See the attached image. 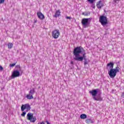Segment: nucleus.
Instances as JSON below:
<instances>
[{
    "mask_svg": "<svg viewBox=\"0 0 124 124\" xmlns=\"http://www.w3.org/2000/svg\"><path fill=\"white\" fill-rule=\"evenodd\" d=\"M60 30H55L52 32V36L55 39H57V38H59V36H60Z\"/></svg>",
    "mask_w": 124,
    "mask_h": 124,
    "instance_id": "obj_8",
    "label": "nucleus"
},
{
    "mask_svg": "<svg viewBox=\"0 0 124 124\" xmlns=\"http://www.w3.org/2000/svg\"><path fill=\"white\" fill-rule=\"evenodd\" d=\"M8 47L9 49H11L13 47V44L9 43L8 44Z\"/></svg>",
    "mask_w": 124,
    "mask_h": 124,
    "instance_id": "obj_17",
    "label": "nucleus"
},
{
    "mask_svg": "<svg viewBox=\"0 0 124 124\" xmlns=\"http://www.w3.org/2000/svg\"><path fill=\"white\" fill-rule=\"evenodd\" d=\"M61 15V12L60 11V10H58L56 11L55 15L53 16V17H55V18H57V17H59Z\"/></svg>",
    "mask_w": 124,
    "mask_h": 124,
    "instance_id": "obj_14",
    "label": "nucleus"
},
{
    "mask_svg": "<svg viewBox=\"0 0 124 124\" xmlns=\"http://www.w3.org/2000/svg\"><path fill=\"white\" fill-rule=\"evenodd\" d=\"M37 15L38 18L40 19V20H44V19H45L44 15H43L42 13H37Z\"/></svg>",
    "mask_w": 124,
    "mask_h": 124,
    "instance_id": "obj_9",
    "label": "nucleus"
},
{
    "mask_svg": "<svg viewBox=\"0 0 124 124\" xmlns=\"http://www.w3.org/2000/svg\"><path fill=\"white\" fill-rule=\"evenodd\" d=\"M113 67H114V63L113 62H110L107 64V69H113Z\"/></svg>",
    "mask_w": 124,
    "mask_h": 124,
    "instance_id": "obj_11",
    "label": "nucleus"
},
{
    "mask_svg": "<svg viewBox=\"0 0 124 124\" xmlns=\"http://www.w3.org/2000/svg\"><path fill=\"white\" fill-rule=\"evenodd\" d=\"M36 20H34V23H36Z\"/></svg>",
    "mask_w": 124,
    "mask_h": 124,
    "instance_id": "obj_27",
    "label": "nucleus"
},
{
    "mask_svg": "<svg viewBox=\"0 0 124 124\" xmlns=\"http://www.w3.org/2000/svg\"><path fill=\"white\" fill-rule=\"evenodd\" d=\"M16 65V63H13V64H10V66L11 67H13V66H15Z\"/></svg>",
    "mask_w": 124,
    "mask_h": 124,
    "instance_id": "obj_19",
    "label": "nucleus"
},
{
    "mask_svg": "<svg viewBox=\"0 0 124 124\" xmlns=\"http://www.w3.org/2000/svg\"><path fill=\"white\" fill-rule=\"evenodd\" d=\"M20 75V72L18 71H14L12 76L13 77H18Z\"/></svg>",
    "mask_w": 124,
    "mask_h": 124,
    "instance_id": "obj_12",
    "label": "nucleus"
},
{
    "mask_svg": "<svg viewBox=\"0 0 124 124\" xmlns=\"http://www.w3.org/2000/svg\"><path fill=\"white\" fill-rule=\"evenodd\" d=\"M96 5L98 8H101V7L103 6V3H102V1H99L97 3Z\"/></svg>",
    "mask_w": 124,
    "mask_h": 124,
    "instance_id": "obj_13",
    "label": "nucleus"
},
{
    "mask_svg": "<svg viewBox=\"0 0 124 124\" xmlns=\"http://www.w3.org/2000/svg\"><path fill=\"white\" fill-rule=\"evenodd\" d=\"M99 22L103 27H105L107 24H108V20L107 17L105 16H102L99 18Z\"/></svg>",
    "mask_w": 124,
    "mask_h": 124,
    "instance_id": "obj_5",
    "label": "nucleus"
},
{
    "mask_svg": "<svg viewBox=\"0 0 124 124\" xmlns=\"http://www.w3.org/2000/svg\"><path fill=\"white\" fill-rule=\"evenodd\" d=\"M120 0H113V1L116 3H119V1Z\"/></svg>",
    "mask_w": 124,
    "mask_h": 124,
    "instance_id": "obj_20",
    "label": "nucleus"
},
{
    "mask_svg": "<svg viewBox=\"0 0 124 124\" xmlns=\"http://www.w3.org/2000/svg\"><path fill=\"white\" fill-rule=\"evenodd\" d=\"M89 22V18H83L82 20L81 23L83 26H86L88 25V22Z\"/></svg>",
    "mask_w": 124,
    "mask_h": 124,
    "instance_id": "obj_10",
    "label": "nucleus"
},
{
    "mask_svg": "<svg viewBox=\"0 0 124 124\" xmlns=\"http://www.w3.org/2000/svg\"><path fill=\"white\" fill-rule=\"evenodd\" d=\"M71 64H73V61H71Z\"/></svg>",
    "mask_w": 124,
    "mask_h": 124,
    "instance_id": "obj_26",
    "label": "nucleus"
},
{
    "mask_svg": "<svg viewBox=\"0 0 124 124\" xmlns=\"http://www.w3.org/2000/svg\"><path fill=\"white\" fill-rule=\"evenodd\" d=\"M86 124H93V120H92V119H87L85 121Z\"/></svg>",
    "mask_w": 124,
    "mask_h": 124,
    "instance_id": "obj_15",
    "label": "nucleus"
},
{
    "mask_svg": "<svg viewBox=\"0 0 124 124\" xmlns=\"http://www.w3.org/2000/svg\"><path fill=\"white\" fill-rule=\"evenodd\" d=\"M80 118L82 119V120L87 119V115H86L85 114L80 115Z\"/></svg>",
    "mask_w": 124,
    "mask_h": 124,
    "instance_id": "obj_16",
    "label": "nucleus"
},
{
    "mask_svg": "<svg viewBox=\"0 0 124 124\" xmlns=\"http://www.w3.org/2000/svg\"><path fill=\"white\" fill-rule=\"evenodd\" d=\"M35 93V89L34 88H32L29 92V94H28L26 95V97L28 99H32L33 98V94H34Z\"/></svg>",
    "mask_w": 124,
    "mask_h": 124,
    "instance_id": "obj_7",
    "label": "nucleus"
},
{
    "mask_svg": "<svg viewBox=\"0 0 124 124\" xmlns=\"http://www.w3.org/2000/svg\"><path fill=\"white\" fill-rule=\"evenodd\" d=\"M92 7H93V8H95V6H94V5H93L92 6Z\"/></svg>",
    "mask_w": 124,
    "mask_h": 124,
    "instance_id": "obj_25",
    "label": "nucleus"
},
{
    "mask_svg": "<svg viewBox=\"0 0 124 124\" xmlns=\"http://www.w3.org/2000/svg\"><path fill=\"white\" fill-rule=\"evenodd\" d=\"M88 1H89V2L91 3H93V1H94V0H88Z\"/></svg>",
    "mask_w": 124,
    "mask_h": 124,
    "instance_id": "obj_21",
    "label": "nucleus"
},
{
    "mask_svg": "<svg viewBox=\"0 0 124 124\" xmlns=\"http://www.w3.org/2000/svg\"><path fill=\"white\" fill-rule=\"evenodd\" d=\"M3 2H4V0H0V4L3 3Z\"/></svg>",
    "mask_w": 124,
    "mask_h": 124,
    "instance_id": "obj_22",
    "label": "nucleus"
},
{
    "mask_svg": "<svg viewBox=\"0 0 124 124\" xmlns=\"http://www.w3.org/2000/svg\"><path fill=\"white\" fill-rule=\"evenodd\" d=\"M66 19H69V20H71V17L70 16H66Z\"/></svg>",
    "mask_w": 124,
    "mask_h": 124,
    "instance_id": "obj_24",
    "label": "nucleus"
},
{
    "mask_svg": "<svg viewBox=\"0 0 124 124\" xmlns=\"http://www.w3.org/2000/svg\"><path fill=\"white\" fill-rule=\"evenodd\" d=\"M21 110L23 112L21 114L22 117H25L26 114H27V112H29L31 110V106L29 104L22 105L21 107Z\"/></svg>",
    "mask_w": 124,
    "mask_h": 124,
    "instance_id": "obj_3",
    "label": "nucleus"
},
{
    "mask_svg": "<svg viewBox=\"0 0 124 124\" xmlns=\"http://www.w3.org/2000/svg\"><path fill=\"white\" fill-rule=\"evenodd\" d=\"M91 14V13L88 12H84L82 13V15H84V16H89Z\"/></svg>",
    "mask_w": 124,
    "mask_h": 124,
    "instance_id": "obj_18",
    "label": "nucleus"
},
{
    "mask_svg": "<svg viewBox=\"0 0 124 124\" xmlns=\"http://www.w3.org/2000/svg\"><path fill=\"white\" fill-rule=\"evenodd\" d=\"M121 68L119 66H117L115 69H111L108 72V74L111 78H114L117 75V72H120Z\"/></svg>",
    "mask_w": 124,
    "mask_h": 124,
    "instance_id": "obj_4",
    "label": "nucleus"
},
{
    "mask_svg": "<svg viewBox=\"0 0 124 124\" xmlns=\"http://www.w3.org/2000/svg\"><path fill=\"white\" fill-rule=\"evenodd\" d=\"M89 93L92 94L93 98L96 101H102L103 99L101 97V90L99 89L92 90L89 91Z\"/></svg>",
    "mask_w": 124,
    "mask_h": 124,
    "instance_id": "obj_2",
    "label": "nucleus"
},
{
    "mask_svg": "<svg viewBox=\"0 0 124 124\" xmlns=\"http://www.w3.org/2000/svg\"><path fill=\"white\" fill-rule=\"evenodd\" d=\"M0 70H1V71H2V70H3V68L1 66H0Z\"/></svg>",
    "mask_w": 124,
    "mask_h": 124,
    "instance_id": "obj_23",
    "label": "nucleus"
},
{
    "mask_svg": "<svg viewBox=\"0 0 124 124\" xmlns=\"http://www.w3.org/2000/svg\"><path fill=\"white\" fill-rule=\"evenodd\" d=\"M27 119L28 121H30L31 123H35L36 121V118L33 117V114L28 113L27 116Z\"/></svg>",
    "mask_w": 124,
    "mask_h": 124,
    "instance_id": "obj_6",
    "label": "nucleus"
},
{
    "mask_svg": "<svg viewBox=\"0 0 124 124\" xmlns=\"http://www.w3.org/2000/svg\"><path fill=\"white\" fill-rule=\"evenodd\" d=\"M73 59L75 61L77 62H83V60H84V65L88 64V61L86 59V52L84 48L81 46L77 47L74 49L73 51Z\"/></svg>",
    "mask_w": 124,
    "mask_h": 124,
    "instance_id": "obj_1",
    "label": "nucleus"
}]
</instances>
